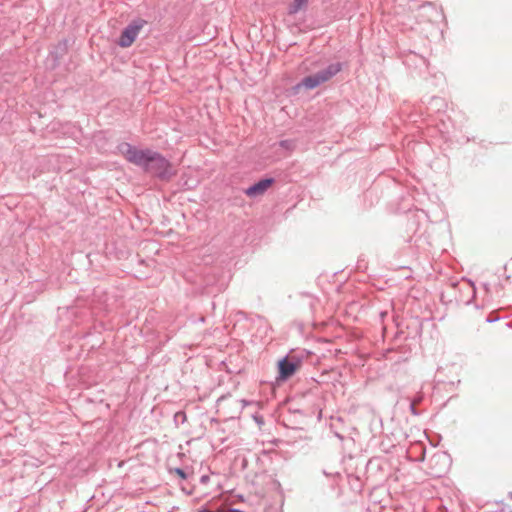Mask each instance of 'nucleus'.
<instances>
[{"label": "nucleus", "mask_w": 512, "mask_h": 512, "mask_svg": "<svg viewBox=\"0 0 512 512\" xmlns=\"http://www.w3.org/2000/svg\"><path fill=\"white\" fill-rule=\"evenodd\" d=\"M146 21L142 19H137L132 21L127 27L122 31L120 38L118 40V45L123 48L130 47L138 36L141 28L145 25Z\"/></svg>", "instance_id": "nucleus-3"}, {"label": "nucleus", "mask_w": 512, "mask_h": 512, "mask_svg": "<svg viewBox=\"0 0 512 512\" xmlns=\"http://www.w3.org/2000/svg\"><path fill=\"white\" fill-rule=\"evenodd\" d=\"M340 69V64H332L321 72L305 77L300 85L307 89H313L319 86L321 83L328 81L331 77L338 73Z\"/></svg>", "instance_id": "nucleus-2"}, {"label": "nucleus", "mask_w": 512, "mask_h": 512, "mask_svg": "<svg viewBox=\"0 0 512 512\" xmlns=\"http://www.w3.org/2000/svg\"><path fill=\"white\" fill-rule=\"evenodd\" d=\"M301 361L295 356H287L279 362V376L288 379L300 368Z\"/></svg>", "instance_id": "nucleus-4"}, {"label": "nucleus", "mask_w": 512, "mask_h": 512, "mask_svg": "<svg viewBox=\"0 0 512 512\" xmlns=\"http://www.w3.org/2000/svg\"><path fill=\"white\" fill-rule=\"evenodd\" d=\"M207 479H208V476H202L201 477V482H205V481H207Z\"/></svg>", "instance_id": "nucleus-9"}, {"label": "nucleus", "mask_w": 512, "mask_h": 512, "mask_svg": "<svg viewBox=\"0 0 512 512\" xmlns=\"http://www.w3.org/2000/svg\"><path fill=\"white\" fill-rule=\"evenodd\" d=\"M245 193L251 197L256 196V182L253 183L249 188H247L245 190Z\"/></svg>", "instance_id": "nucleus-7"}, {"label": "nucleus", "mask_w": 512, "mask_h": 512, "mask_svg": "<svg viewBox=\"0 0 512 512\" xmlns=\"http://www.w3.org/2000/svg\"><path fill=\"white\" fill-rule=\"evenodd\" d=\"M174 471L182 479H186L188 476L185 470L182 468H176Z\"/></svg>", "instance_id": "nucleus-8"}, {"label": "nucleus", "mask_w": 512, "mask_h": 512, "mask_svg": "<svg viewBox=\"0 0 512 512\" xmlns=\"http://www.w3.org/2000/svg\"><path fill=\"white\" fill-rule=\"evenodd\" d=\"M118 150L128 162L141 167L144 172L157 177L161 181H169L176 175V171L169 160L156 151L141 150L127 142L121 143Z\"/></svg>", "instance_id": "nucleus-1"}, {"label": "nucleus", "mask_w": 512, "mask_h": 512, "mask_svg": "<svg viewBox=\"0 0 512 512\" xmlns=\"http://www.w3.org/2000/svg\"><path fill=\"white\" fill-rule=\"evenodd\" d=\"M272 183H273V179H271V178L258 181V194L264 192L269 187H271Z\"/></svg>", "instance_id": "nucleus-6"}, {"label": "nucleus", "mask_w": 512, "mask_h": 512, "mask_svg": "<svg viewBox=\"0 0 512 512\" xmlns=\"http://www.w3.org/2000/svg\"><path fill=\"white\" fill-rule=\"evenodd\" d=\"M308 0H293L289 5V13L295 14L306 7Z\"/></svg>", "instance_id": "nucleus-5"}]
</instances>
